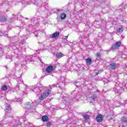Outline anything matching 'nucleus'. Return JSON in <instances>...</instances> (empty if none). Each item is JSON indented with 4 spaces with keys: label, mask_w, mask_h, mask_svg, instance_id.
<instances>
[{
    "label": "nucleus",
    "mask_w": 127,
    "mask_h": 127,
    "mask_svg": "<svg viewBox=\"0 0 127 127\" xmlns=\"http://www.w3.org/2000/svg\"><path fill=\"white\" fill-rule=\"evenodd\" d=\"M29 91H32V92H34L35 93H40L41 92L40 88L36 85L31 86L30 89L29 87L27 86L25 88L24 92L25 94H28Z\"/></svg>",
    "instance_id": "f257e3e1"
},
{
    "label": "nucleus",
    "mask_w": 127,
    "mask_h": 127,
    "mask_svg": "<svg viewBox=\"0 0 127 127\" xmlns=\"http://www.w3.org/2000/svg\"><path fill=\"white\" fill-rule=\"evenodd\" d=\"M36 107V103L35 102H27L25 105V108L27 110L28 112L31 113L33 111V109Z\"/></svg>",
    "instance_id": "f03ea898"
},
{
    "label": "nucleus",
    "mask_w": 127,
    "mask_h": 127,
    "mask_svg": "<svg viewBox=\"0 0 127 127\" xmlns=\"http://www.w3.org/2000/svg\"><path fill=\"white\" fill-rule=\"evenodd\" d=\"M51 94V90H47L42 94H41L40 96L39 97V99L40 101H42V100H44L46 98H47Z\"/></svg>",
    "instance_id": "7ed1b4c3"
},
{
    "label": "nucleus",
    "mask_w": 127,
    "mask_h": 127,
    "mask_svg": "<svg viewBox=\"0 0 127 127\" xmlns=\"http://www.w3.org/2000/svg\"><path fill=\"white\" fill-rule=\"evenodd\" d=\"M73 101H75V98H71L70 99L66 97H63L62 102L63 104H65V105H68V104H72Z\"/></svg>",
    "instance_id": "20e7f679"
},
{
    "label": "nucleus",
    "mask_w": 127,
    "mask_h": 127,
    "mask_svg": "<svg viewBox=\"0 0 127 127\" xmlns=\"http://www.w3.org/2000/svg\"><path fill=\"white\" fill-rule=\"evenodd\" d=\"M113 91L115 93H120V91H121V87L119 86L118 84L116 85L113 88Z\"/></svg>",
    "instance_id": "39448f33"
},
{
    "label": "nucleus",
    "mask_w": 127,
    "mask_h": 127,
    "mask_svg": "<svg viewBox=\"0 0 127 127\" xmlns=\"http://www.w3.org/2000/svg\"><path fill=\"white\" fill-rule=\"evenodd\" d=\"M5 113H10L11 112V107H10V105L9 104H6L5 105Z\"/></svg>",
    "instance_id": "423d86ee"
},
{
    "label": "nucleus",
    "mask_w": 127,
    "mask_h": 127,
    "mask_svg": "<svg viewBox=\"0 0 127 127\" xmlns=\"http://www.w3.org/2000/svg\"><path fill=\"white\" fill-rule=\"evenodd\" d=\"M59 34H60L59 32L57 31L55 32L53 35H50V38H57V37H58V36H59Z\"/></svg>",
    "instance_id": "0eeeda50"
},
{
    "label": "nucleus",
    "mask_w": 127,
    "mask_h": 127,
    "mask_svg": "<svg viewBox=\"0 0 127 127\" xmlns=\"http://www.w3.org/2000/svg\"><path fill=\"white\" fill-rule=\"evenodd\" d=\"M34 58V57H33V56H28L27 57H26V60H27V61H29V62H32L33 61H34V60H33Z\"/></svg>",
    "instance_id": "6e6552de"
},
{
    "label": "nucleus",
    "mask_w": 127,
    "mask_h": 127,
    "mask_svg": "<svg viewBox=\"0 0 127 127\" xmlns=\"http://www.w3.org/2000/svg\"><path fill=\"white\" fill-rule=\"evenodd\" d=\"M47 73H51L53 71V66L52 65H49L47 67L46 69Z\"/></svg>",
    "instance_id": "1a4fd4ad"
},
{
    "label": "nucleus",
    "mask_w": 127,
    "mask_h": 127,
    "mask_svg": "<svg viewBox=\"0 0 127 127\" xmlns=\"http://www.w3.org/2000/svg\"><path fill=\"white\" fill-rule=\"evenodd\" d=\"M109 67L111 69H112V70H115V69H117L118 66L117 65V64H116V63H112L109 64Z\"/></svg>",
    "instance_id": "9d476101"
},
{
    "label": "nucleus",
    "mask_w": 127,
    "mask_h": 127,
    "mask_svg": "<svg viewBox=\"0 0 127 127\" xmlns=\"http://www.w3.org/2000/svg\"><path fill=\"white\" fill-rule=\"evenodd\" d=\"M96 121L98 123H101L103 121V116L102 115H97L96 118Z\"/></svg>",
    "instance_id": "9b49d317"
},
{
    "label": "nucleus",
    "mask_w": 127,
    "mask_h": 127,
    "mask_svg": "<svg viewBox=\"0 0 127 127\" xmlns=\"http://www.w3.org/2000/svg\"><path fill=\"white\" fill-rule=\"evenodd\" d=\"M7 20V17L5 16H0V22H5Z\"/></svg>",
    "instance_id": "f8f14e48"
},
{
    "label": "nucleus",
    "mask_w": 127,
    "mask_h": 127,
    "mask_svg": "<svg viewBox=\"0 0 127 127\" xmlns=\"http://www.w3.org/2000/svg\"><path fill=\"white\" fill-rule=\"evenodd\" d=\"M97 98H98V96L97 94H94L92 96L90 97L91 102H94L97 100Z\"/></svg>",
    "instance_id": "ddd939ff"
},
{
    "label": "nucleus",
    "mask_w": 127,
    "mask_h": 127,
    "mask_svg": "<svg viewBox=\"0 0 127 127\" xmlns=\"http://www.w3.org/2000/svg\"><path fill=\"white\" fill-rule=\"evenodd\" d=\"M85 62L87 65H91V64H92V59L87 58L85 60Z\"/></svg>",
    "instance_id": "4468645a"
},
{
    "label": "nucleus",
    "mask_w": 127,
    "mask_h": 127,
    "mask_svg": "<svg viewBox=\"0 0 127 127\" xmlns=\"http://www.w3.org/2000/svg\"><path fill=\"white\" fill-rule=\"evenodd\" d=\"M49 120V118L47 116H44L42 117V121H43V122H48Z\"/></svg>",
    "instance_id": "2eb2a0df"
},
{
    "label": "nucleus",
    "mask_w": 127,
    "mask_h": 127,
    "mask_svg": "<svg viewBox=\"0 0 127 127\" xmlns=\"http://www.w3.org/2000/svg\"><path fill=\"white\" fill-rule=\"evenodd\" d=\"M14 45V47L17 49L19 48V47H22V45H23V42H22L20 43L18 45H17V43H15Z\"/></svg>",
    "instance_id": "dca6fc26"
},
{
    "label": "nucleus",
    "mask_w": 127,
    "mask_h": 127,
    "mask_svg": "<svg viewBox=\"0 0 127 127\" xmlns=\"http://www.w3.org/2000/svg\"><path fill=\"white\" fill-rule=\"evenodd\" d=\"M121 122L122 124H127V117H123L121 118Z\"/></svg>",
    "instance_id": "f3484780"
},
{
    "label": "nucleus",
    "mask_w": 127,
    "mask_h": 127,
    "mask_svg": "<svg viewBox=\"0 0 127 127\" xmlns=\"http://www.w3.org/2000/svg\"><path fill=\"white\" fill-rule=\"evenodd\" d=\"M57 58H58V59H60L62 57H63L64 55L63 54L61 53H58L56 54Z\"/></svg>",
    "instance_id": "a211bd4d"
},
{
    "label": "nucleus",
    "mask_w": 127,
    "mask_h": 127,
    "mask_svg": "<svg viewBox=\"0 0 127 127\" xmlns=\"http://www.w3.org/2000/svg\"><path fill=\"white\" fill-rule=\"evenodd\" d=\"M117 34H119V33H122V32L124 31V29H123V28H117Z\"/></svg>",
    "instance_id": "6ab92c4d"
},
{
    "label": "nucleus",
    "mask_w": 127,
    "mask_h": 127,
    "mask_svg": "<svg viewBox=\"0 0 127 127\" xmlns=\"http://www.w3.org/2000/svg\"><path fill=\"white\" fill-rule=\"evenodd\" d=\"M11 58H14V59H16L17 58V54H15L14 53H12L11 54Z\"/></svg>",
    "instance_id": "aec40b11"
},
{
    "label": "nucleus",
    "mask_w": 127,
    "mask_h": 127,
    "mask_svg": "<svg viewBox=\"0 0 127 127\" xmlns=\"http://www.w3.org/2000/svg\"><path fill=\"white\" fill-rule=\"evenodd\" d=\"M31 21H32V22H33V23L34 24L37 23V22H38V20H37V18H33L31 19Z\"/></svg>",
    "instance_id": "412c9836"
},
{
    "label": "nucleus",
    "mask_w": 127,
    "mask_h": 127,
    "mask_svg": "<svg viewBox=\"0 0 127 127\" xmlns=\"http://www.w3.org/2000/svg\"><path fill=\"white\" fill-rule=\"evenodd\" d=\"M84 119L86 120H89L90 119V116L88 115H86V114H84L83 116Z\"/></svg>",
    "instance_id": "4be33fe9"
},
{
    "label": "nucleus",
    "mask_w": 127,
    "mask_h": 127,
    "mask_svg": "<svg viewBox=\"0 0 127 127\" xmlns=\"http://www.w3.org/2000/svg\"><path fill=\"white\" fill-rule=\"evenodd\" d=\"M121 44H122V43L121 42H117L114 44V45H115V46H116L118 48L121 46Z\"/></svg>",
    "instance_id": "5701e85b"
},
{
    "label": "nucleus",
    "mask_w": 127,
    "mask_h": 127,
    "mask_svg": "<svg viewBox=\"0 0 127 127\" xmlns=\"http://www.w3.org/2000/svg\"><path fill=\"white\" fill-rule=\"evenodd\" d=\"M61 19H64L66 18V14L65 13L61 14Z\"/></svg>",
    "instance_id": "b1692460"
},
{
    "label": "nucleus",
    "mask_w": 127,
    "mask_h": 127,
    "mask_svg": "<svg viewBox=\"0 0 127 127\" xmlns=\"http://www.w3.org/2000/svg\"><path fill=\"white\" fill-rule=\"evenodd\" d=\"M7 89V86L5 85H3L1 88V90H2V91H5Z\"/></svg>",
    "instance_id": "393cba45"
},
{
    "label": "nucleus",
    "mask_w": 127,
    "mask_h": 127,
    "mask_svg": "<svg viewBox=\"0 0 127 127\" xmlns=\"http://www.w3.org/2000/svg\"><path fill=\"white\" fill-rule=\"evenodd\" d=\"M118 48L117 47V46H116V45H113V46L111 47V50H117V49H118Z\"/></svg>",
    "instance_id": "a878e982"
},
{
    "label": "nucleus",
    "mask_w": 127,
    "mask_h": 127,
    "mask_svg": "<svg viewBox=\"0 0 127 127\" xmlns=\"http://www.w3.org/2000/svg\"><path fill=\"white\" fill-rule=\"evenodd\" d=\"M46 125V127H51L52 124L50 122L47 121Z\"/></svg>",
    "instance_id": "bb28decb"
},
{
    "label": "nucleus",
    "mask_w": 127,
    "mask_h": 127,
    "mask_svg": "<svg viewBox=\"0 0 127 127\" xmlns=\"http://www.w3.org/2000/svg\"><path fill=\"white\" fill-rule=\"evenodd\" d=\"M5 50H7V48H4L1 50V51L3 52V53H5V54H6V53H7V51Z\"/></svg>",
    "instance_id": "cd10ccee"
},
{
    "label": "nucleus",
    "mask_w": 127,
    "mask_h": 127,
    "mask_svg": "<svg viewBox=\"0 0 127 127\" xmlns=\"http://www.w3.org/2000/svg\"><path fill=\"white\" fill-rule=\"evenodd\" d=\"M42 2H43L42 1H39V0H37L36 1V3H37V4H40V3H42Z\"/></svg>",
    "instance_id": "c85d7f7f"
},
{
    "label": "nucleus",
    "mask_w": 127,
    "mask_h": 127,
    "mask_svg": "<svg viewBox=\"0 0 127 127\" xmlns=\"http://www.w3.org/2000/svg\"><path fill=\"white\" fill-rule=\"evenodd\" d=\"M1 32L4 35V36H7V34H6L5 32Z\"/></svg>",
    "instance_id": "c756f323"
},
{
    "label": "nucleus",
    "mask_w": 127,
    "mask_h": 127,
    "mask_svg": "<svg viewBox=\"0 0 127 127\" xmlns=\"http://www.w3.org/2000/svg\"><path fill=\"white\" fill-rule=\"evenodd\" d=\"M83 73L82 72H81V73H78V76H80V77H83Z\"/></svg>",
    "instance_id": "7c9ffc66"
},
{
    "label": "nucleus",
    "mask_w": 127,
    "mask_h": 127,
    "mask_svg": "<svg viewBox=\"0 0 127 127\" xmlns=\"http://www.w3.org/2000/svg\"><path fill=\"white\" fill-rule=\"evenodd\" d=\"M97 56L100 57V56H101V53L99 52L97 53Z\"/></svg>",
    "instance_id": "2f4dec72"
},
{
    "label": "nucleus",
    "mask_w": 127,
    "mask_h": 127,
    "mask_svg": "<svg viewBox=\"0 0 127 127\" xmlns=\"http://www.w3.org/2000/svg\"><path fill=\"white\" fill-rule=\"evenodd\" d=\"M102 72H103V70L102 69H100V70H98V73L101 74L102 73Z\"/></svg>",
    "instance_id": "473e14b6"
},
{
    "label": "nucleus",
    "mask_w": 127,
    "mask_h": 127,
    "mask_svg": "<svg viewBox=\"0 0 127 127\" xmlns=\"http://www.w3.org/2000/svg\"><path fill=\"white\" fill-rule=\"evenodd\" d=\"M17 102H22V99H21V98H19L17 99Z\"/></svg>",
    "instance_id": "72a5a7b5"
},
{
    "label": "nucleus",
    "mask_w": 127,
    "mask_h": 127,
    "mask_svg": "<svg viewBox=\"0 0 127 127\" xmlns=\"http://www.w3.org/2000/svg\"><path fill=\"white\" fill-rule=\"evenodd\" d=\"M9 20H10V21H13V20H14V18H10Z\"/></svg>",
    "instance_id": "f704fd0d"
},
{
    "label": "nucleus",
    "mask_w": 127,
    "mask_h": 127,
    "mask_svg": "<svg viewBox=\"0 0 127 127\" xmlns=\"http://www.w3.org/2000/svg\"><path fill=\"white\" fill-rule=\"evenodd\" d=\"M3 125H4V123H3V124H0V127H3Z\"/></svg>",
    "instance_id": "c9c22d12"
},
{
    "label": "nucleus",
    "mask_w": 127,
    "mask_h": 127,
    "mask_svg": "<svg viewBox=\"0 0 127 127\" xmlns=\"http://www.w3.org/2000/svg\"><path fill=\"white\" fill-rule=\"evenodd\" d=\"M104 51H105L106 52H107V53H108L110 52V51H111V50H105Z\"/></svg>",
    "instance_id": "e433bc0d"
},
{
    "label": "nucleus",
    "mask_w": 127,
    "mask_h": 127,
    "mask_svg": "<svg viewBox=\"0 0 127 127\" xmlns=\"http://www.w3.org/2000/svg\"><path fill=\"white\" fill-rule=\"evenodd\" d=\"M56 84H53L52 85H51V88H52V87H56Z\"/></svg>",
    "instance_id": "4c0bfd02"
},
{
    "label": "nucleus",
    "mask_w": 127,
    "mask_h": 127,
    "mask_svg": "<svg viewBox=\"0 0 127 127\" xmlns=\"http://www.w3.org/2000/svg\"><path fill=\"white\" fill-rule=\"evenodd\" d=\"M19 86L18 85H16V87H15V90H17V89H19Z\"/></svg>",
    "instance_id": "58836bf2"
},
{
    "label": "nucleus",
    "mask_w": 127,
    "mask_h": 127,
    "mask_svg": "<svg viewBox=\"0 0 127 127\" xmlns=\"http://www.w3.org/2000/svg\"><path fill=\"white\" fill-rule=\"evenodd\" d=\"M64 39H65V40L68 38V36H65L64 37Z\"/></svg>",
    "instance_id": "ea45409f"
},
{
    "label": "nucleus",
    "mask_w": 127,
    "mask_h": 127,
    "mask_svg": "<svg viewBox=\"0 0 127 127\" xmlns=\"http://www.w3.org/2000/svg\"><path fill=\"white\" fill-rule=\"evenodd\" d=\"M57 11L60 12V11H61L62 10H61V9H57Z\"/></svg>",
    "instance_id": "a19ab883"
},
{
    "label": "nucleus",
    "mask_w": 127,
    "mask_h": 127,
    "mask_svg": "<svg viewBox=\"0 0 127 127\" xmlns=\"http://www.w3.org/2000/svg\"><path fill=\"white\" fill-rule=\"evenodd\" d=\"M1 48H2V47L1 46V45H0V50L1 49Z\"/></svg>",
    "instance_id": "79ce46f5"
},
{
    "label": "nucleus",
    "mask_w": 127,
    "mask_h": 127,
    "mask_svg": "<svg viewBox=\"0 0 127 127\" xmlns=\"http://www.w3.org/2000/svg\"><path fill=\"white\" fill-rule=\"evenodd\" d=\"M60 85L59 84H57V86H58V87H60Z\"/></svg>",
    "instance_id": "37998d69"
},
{
    "label": "nucleus",
    "mask_w": 127,
    "mask_h": 127,
    "mask_svg": "<svg viewBox=\"0 0 127 127\" xmlns=\"http://www.w3.org/2000/svg\"><path fill=\"white\" fill-rule=\"evenodd\" d=\"M95 74H96V75H98V74H99V73H98V72H97Z\"/></svg>",
    "instance_id": "c03bdc74"
},
{
    "label": "nucleus",
    "mask_w": 127,
    "mask_h": 127,
    "mask_svg": "<svg viewBox=\"0 0 127 127\" xmlns=\"http://www.w3.org/2000/svg\"><path fill=\"white\" fill-rule=\"evenodd\" d=\"M5 125V124H4V125H3V126H2V127H5V126H4Z\"/></svg>",
    "instance_id": "a18cd8bd"
},
{
    "label": "nucleus",
    "mask_w": 127,
    "mask_h": 127,
    "mask_svg": "<svg viewBox=\"0 0 127 127\" xmlns=\"http://www.w3.org/2000/svg\"><path fill=\"white\" fill-rule=\"evenodd\" d=\"M32 126V124L30 125V127H31Z\"/></svg>",
    "instance_id": "49530a36"
},
{
    "label": "nucleus",
    "mask_w": 127,
    "mask_h": 127,
    "mask_svg": "<svg viewBox=\"0 0 127 127\" xmlns=\"http://www.w3.org/2000/svg\"><path fill=\"white\" fill-rule=\"evenodd\" d=\"M96 91H97V92H99V90H97Z\"/></svg>",
    "instance_id": "de8ad7c7"
},
{
    "label": "nucleus",
    "mask_w": 127,
    "mask_h": 127,
    "mask_svg": "<svg viewBox=\"0 0 127 127\" xmlns=\"http://www.w3.org/2000/svg\"><path fill=\"white\" fill-rule=\"evenodd\" d=\"M122 127H125V126H122Z\"/></svg>",
    "instance_id": "09e8293b"
},
{
    "label": "nucleus",
    "mask_w": 127,
    "mask_h": 127,
    "mask_svg": "<svg viewBox=\"0 0 127 127\" xmlns=\"http://www.w3.org/2000/svg\"><path fill=\"white\" fill-rule=\"evenodd\" d=\"M126 126H127V125H126Z\"/></svg>",
    "instance_id": "8fccbe9b"
}]
</instances>
